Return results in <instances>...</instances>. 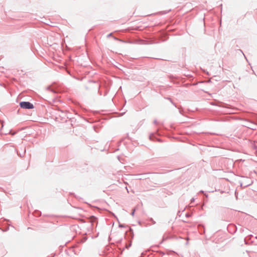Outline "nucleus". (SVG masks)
<instances>
[{"mask_svg":"<svg viewBox=\"0 0 257 257\" xmlns=\"http://www.w3.org/2000/svg\"><path fill=\"white\" fill-rule=\"evenodd\" d=\"M100 87V85L99 84V83L93 80L88 81L87 84L85 86V88L86 90L94 89L95 91H98L100 95H106L107 91L105 90L104 94H102V91L99 90Z\"/></svg>","mask_w":257,"mask_h":257,"instance_id":"1","label":"nucleus"},{"mask_svg":"<svg viewBox=\"0 0 257 257\" xmlns=\"http://www.w3.org/2000/svg\"><path fill=\"white\" fill-rule=\"evenodd\" d=\"M19 105L22 108L27 109H32L34 107V105L29 101H21Z\"/></svg>","mask_w":257,"mask_h":257,"instance_id":"2","label":"nucleus"},{"mask_svg":"<svg viewBox=\"0 0 257 257\" xmlns=\"http://www.w3.org/2000/svg\"><path fill=\"white\" fill-rule=\"evenodd\" d=\"M227 230L229 233L233 234L237 231V227L234 224H230L228 226Z\"/></svg>","mask_w":257,"mask_h":257,"instance_id":"3","label":"nucleus"},{"mask_svg":"<svg viewBox=\"0 0 257 257\" xmlns=\"http://www.w3.org/2000/svg\"><path fill=\"white\" fill-rule=\"evenodd\" d=\"M246 180L248 181H246L244 184H243V183H240V186L241 187L245 188L250 185L252 184V182L250 181L248 178H246Z\"/></svg>","mask_w":257,"mask_h":257,"instance_id":"4","label":"nucleus"},{"mask_svg":"<svg viewBox=\"0 0 257 257\" xmlns=\"http://www.w3.org/2000/svg\"><path fill=\"white\" fill-rule=\"evenodd\" d=\"M125 233L131 238H133L134 237V232L132 228H129V229Z\"/></svg>","mask_w":257,"mask_h":257,"instance_id":"5","label":"nucleus"},{"mask_svg":"<svg viewBox=\"0 0 257 257\" xmlns=\"http://www.w3.org/2000/svg\"><path fill=\"white\" fill-rule=\"evenodd\" d=\"M33 215L36 217H39V216H41V212L39 210H35L33 213Z\"/></svg>","mask_w":257,"mask_h":257,"instance_id":"6","label":"nucleus"},{"mask_svg":"<svg viewBox=\"0 0 257 257\" xmlns=\"http://www.w3.org/2000/svg\"><path fill=\"white\" fill-rule=\"evenodd\" d=\"M219 103H220V105H219V104H216V105H217V106H221V107L228 108V105H227L226 104H225V103H223L221 102H219Z\"/></svg>","mask_w":257,"mask_h":257,"instance_id":"7","label":"nucleus"},{"mask_svg":"<svg viewBox=\"0 0 257 257\" xmlns=\"http://www.w3.org/2000/svg\"><path fill=\"white\" fill-rule=\"evenodd\" d=\"M199 232L201 234L204 233H205V228L204 226L202 225L200 229H199Z\"/></svg>","mask_w":257,"mask_h":257,"instance_id":"8","label":"nucleus"},{"mask_svg":"<svg viewBox=\"0 0 257 257\" xmlns=\"http://www.w3.org/2000/svg\"><path fill=\"white\" fill-rule=\"evenodd\" d=\"M97 218L95 217L94 216H91L90 217V220L91 222H95L96 221Z\"/></svg>","mask_w":257,"mask_h":257,"instance_id":"9","label":"nucleus"},{"mask_svg":"<svg viewBox=\"0 0 257 257\" xmlns=\"http://www.w3.org/2000/svg\"><path fill=\"white\" fill-rule=\"evenodd\" d=\"M170 11H171V10H169L168 11H161L160 12V13L161 14V15H165V14H167L168 13H169Z\"/></svg>","mask_w":257,"mask_h":257,"instance_id":"10","label":"nucleus"},{"mask_svg":"<svg viewBox=\"0 0 257 257\" xmlns=\"http://www.w3.org/2000/svg\"><path fill=\"white\" fill-rule=\"evenodd\" d=\"M199 193L204 194L206 197H208V195L206 193H205L204 191L201 190L199 191Z\"/></svg>","mask_w":257,"mask_h":257,"instance_id":"11","label":"nucleus"},{"mask_svg":"<svg viewBox=\"0 0 257 257\" xmlns=\"http://www.w3.org/2000/svg\"><path fill=\"white\" fill-rule=\"evenodd\" d=\"M0 122L1 123V130L3 128V127H4V121L3 120H0Z\"/></svg>","mask_w":257,"mask_h":257,"instance_id":"12","label":"nucleus"},{"mask_svg":"<svg viewBox=\"0 0 257 257\" xmlns=\"http://www.w3.org/2000/svg\"><path fill=\"white\" fill-rule=\"evenodd\" d=\"M149 220L151 221L153 224H155L156 223L155 221H154L152 218H150Z\"/></svg>","mask_w":257,"mask_h":257,"instance_id":"13","label":"nucleus"},{"mask_svg":"<svg viewBox=\"0 0 257 257\" xmlns=\"http://www.w3.org/2000/svg\"><path fill=\"white\" fill-rule=\"evenodd\" d=\"M168 100H169L170 101V102L175 106L176 107L175 104L172 101L171 98H169V97H168L167 98Z\"/></svg>","mask_w":257,"mask_h":257,"instance_id":"14","label":"nucleus"},{"mask_svg":"<svg viewBox=\"0 0 257 257\" xmlns=\"http://www.w3.org/2000/svg\"><path fill=\"white\" fill-rule=\"evenodd\" d=\"M131 245H132V243L130 242L129 244L126 245L125 248H128Z\"/></svg>","mask_w":257,"mask_h":257,"instance_id":"15","label":"nucleus"},{"mask_svg":"<svg viewBox=\"0 0 257 257\" xmlns=\"http://www.w3.org/2000/svg\"><path fill=\"white\" fill-rule=\"evenodd\" d=\"M185 216H186V217H188H188H191V215L190 213H186V214H185Z\"/></svg>","mask_w":257,"mask_h":257,"instance_id":"16","label":"nucleus"},{"mask_svg":"<svg viewBox=\"0 0 257 257\" xmlns=\"http://www.w3.org/2000/svg\"><path fill=\"white\" fill-rule=\"evenodd\" d=\"M118 226L120 228H123L125 227V225L124 224H119Z\"/></svg>","mask_w":257,"mask_h":257,"instance_id":"17","label":"nucleus"},{"mask_svg":"<svg viewBox=\"0 0 257 257\" xmlns=\"http://www.w3.org/2000/svg\"><path fill=\"white\" fill-rule=\"evenodd\" d=\"M135 211H136V209H134L131 213V215L132 216H134V214H135Z\"/></svg>","mask_w":257,"mask_h":257,"instance_id":"18","label":"nucleus"},{"mask_svg":"<svg viewBox=\"0 0 257 257\" xmlns=\"http://www.w3.org/2000/svg\"><path fill=\"white\" fill-rule=\"evenodd\" d=\"M239 230L240 232H241V233H242L244 231V229L242 227H240Z\"/></svg>","mask_w":257,"mask_h":257,"instance_id":"19","label":"nucleus"},{"mask_svg":"<svg viewBox=\"0 0 257 257\" xmlns=\"http://www.w3.org/2000/svg\"><path fill=\"white\" fill-rule=\"evenodd\" d=\"M9 229V227H8L7 228H6L5 229H2V231L5 232V231H7Z\"/></svg>","mask_w":257,"mask_h":257,"instance_id":"20","label":"nucleus"},{"mask_svg":"<svg viewBox=\"0 0 257 257\" xmlns=\"http://www.w3.org/2000/svg\"><path fill=\"white\" fill-rule=\"evenodd\" d=\"M153 137H154V135L153 134L150 135V136H149L150 139L152 140H153V138H152Z\"/></svg>","mask_w":257,"mask_h":257,"instance_id":"21","label":"nucleus"},{"mask_svg":"<svg viewBox=\"0 0 257 257\" xmlns=\"http://www.w3.org/2000/svg\"><path fill=\"white\" fill-rule=\"evenodd\" d=\"M253 148L254 149L256 150L257 149V146L256 145H253Z\"/></svg>","mask_w":257,"mask_h":257,"instance_id":"22","label":"nucleus"},{"mask_svg":"<svg viewBox=\"0 0 257 257\" xmlns=\"http://www.w3.org/2000/svg\"><path fill=\"white\" fill-rule=\"evenodd\" d=\"M252 236H253V235H251V234L249 235L248 236V237H249V239H250L251 237H252Z\"/></svg>","mask_w":257,"mask_h":257,"instance_id":"23","label":"nucleus"},{"mask_svg":"<svg viewBox=\"0 0 257 257\" xmlns=\"http://www.w3.org/2000/svg\"><path fill=\"white\" fill-rule=\"evenodd\" d=\"M157 122H157V120H155L154 121V123L155 124H157Z\"/></svg>","mask_w":257,"mask_h":257,"instance_id":"24","label":"nucleus"},{"mask_svg":"<svg viewBox=\"0 0 257 257\" xmlns=\"http://www.w3.org/2000/svg\"><path fill=\"white\" fill-rule=\"evenodd\" d=\"M193 201H194V199L193 198H192L191 199V202H193Z\"/></svg>","mask_w":257,"mask_h":257,"instance_id":"25","label":"nucleus"},{"mask_svg":"<svg viewBox=\"0 0 257 257\" xmlns=\"http://www.w3.org/2000/svg\"><path fill=\"white\" fill-rule=\"evenodd\" d=\"M220 192H221V193H223L224 192V191H220Z\"/></svg>","mask_w":257,"mask_h":257,"instance_id":"26","label":"nucleus"},{"mask_svg":"<svg viewBox=\"0 0 257 257\" xmlns=\"http://www.w3.org/2000/svg\"><path fill=\"white\" fill-rule=\"evenodd\" d=\"M15 134H16V133H13L12 134V135H14Z\"/></svg>","mask_w":257,"mask_h":257,"instance_id":"27","label":"nucleus"},{"mask_svg":"<svg viewBox=\"0 0 257 257\" xmlns=\"http://www.w3.org/2000/svg\"><path fill=\"white\" fill-rule=\"evenodd\" d=\"M20 156L21 157H22V154H20Z\"/></svg>","mask_w":257,"mask_h":257,"instance_id":"28","label":"nucleus"},{"mask_svg":"<svg viewBox=\"0 0 257 257\" xmlns=\"http://www.w3.org/2000/svg\"><path fill=\"white\" fill-rule=\"evenodd\" d=\"M20 156L21 157H22V154H20Z\"/></svg>","mask_w":257,"mask_h":257,"instance_id":"29","label":"nucleus"},{"mask_svg":"<svg viewBox=\"0 0 257 257\" xmlns=\"http://www.w3.org/2000/svg\"><path fill=\"white\" fill-rule=\"evenodd\" d=\"M255 238L256 239H257V236H255Z\"/></svg>","mask_w":257,"mask_h":257,"instance_id":"30","label":"nucleus"}]
</instances>
